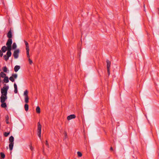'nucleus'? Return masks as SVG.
Instances as JSON below:
<instances>
[{"instance_id":"1","label":"nucleus","mask_w":159,"mask_h":159,"mask_svg":"<svg viewBox=\"0 0 159 159\" xmlns=\"http://www.w3.org/2000/svg\"><path fill=\"white\" fill-rule=\"evenodd\" d=\"M9 89V87L7 86L6 87H3L1 89V93L2 95L7 96V91Z\"/></svg>"},{"instance_id":"2","label":"nucleus","mask_w":159,"mask_h":159,"mask_svg":"<svg viewBox=\"0 0 159 159\" xmlns=\"http://www.w3.org/2000/svg\"><path fill=\"white\" fill-rule=\"evenodd\" d=\"M41 125L39 122L38 123L37 134L39 137L41 139Z\"/></svg>"},{"instance_id":"3","label":"nucleus","mask_w":159,"mask_h":159,"mask_svg":"<svg viewBox=\"0 0 159 159\" xmlns=\"http://www.w3.org/2000/svg\"><path fill=\"white\" fill-rule=\"evenodd\" d=\"M19 52L20 50L19 49H16L14 51L13 56L16 59L18 57Z\"/></svg>"},{"instance_id":"4","label":"nucleus","mask_w":159,"mask_h":159,"mask_svg":"<svg viewBox=\"0 0 159 159\" xmlns=\"http://www.w3.org/2000/svg\"><path fill=\"white\" fill-rule=\"evenodd\" d=\"M11 54L9 53H8L7 52L6 54L4 55L3 56V58L4 60L6 61H7L8 60L9 57L11 56Z\"/></svg>"},{"instance_id":"5","label":"nucleus","mask_w":159,"mask_h":159,"mask_svg":"<svg viewBox=\"0 0 159 159\" xmlns=\"http://www.w3.org/2000/svg\"><path fill=\"white\" fill-rule=\"evenodd\" d=\"M7 96L1 95L0 97V101L1 102H4L7 100Z\"/></svg>"},{"instance_id":"6","label":"nucleus","mask_w":159,"mask_h":159,"mask_svg":"<svg viewBox=\"0 0 159 159\" xmlns=\"http://www.w3.org/2000/svg\"><path fill=\"white\" fill-rule=\"evenodd\" d=\"M12 41L11 39H9L6 43L7 46H11Z\"/></svg>"},{"instance_id":"7","label":"nucleus","mask_w":159,"mask_h":159,"mask_svg":"<svg viewBox=\"0 0 159 159\" xmlns=\"http://www.w3.org/2000/svg\"><path fill=\"white\" fill-rule=\"evenodd\" d=\"M76 117V116L74 114H72L68 116L67 117V119L68 120H70L72 119H74Z\"/></svg>"},{"instance_id":"8","label":"nucleus","mask_w":159,"mask_h":159,"mask_svg":"<svg viewBox=\"0 0 159 159\" xmlns=\"http://www.w3.org/2000/svg\"><path fill=\"white\" fill-rule=\"evenodd\" d=\"M12 48L11 46H7V53H8L11 54V50Z\"/></svg>"},{"instance_id":"9","label":"nucleus","mask_w":159,"mask_h":159,"mask_svg":"<svg viewBox=\"0 0 159 159\" xmlns=\"http://www.w3.org/2000/svg\"><path fill=\"white\" fill-rule=\"evenodd\" d=\"M7 37L9 39H11L12 38V34L11 32V30H10L7 34Z\"/></svg>"},{"instance_id":"10","label":"nucleus","mask_w":159,"mask_h":159,"mask_svg":"<svg viewBox=\"0 0 159 159\" xmlns=\"http://www.w3.org/2000/svg\"><path fill=\"white\" fill-rule=\"evenodd\" d=\"M14 92L15 93H17L18 90H17V86L16 83H14Z\"/></svg>"},{"instance_id":"11","label":"nucleus","mask_w":159,"mask_h":159,"mask_svg":"<svg viewBox=\"0 0 159 159\" xmlns=\"http://www.w3.org/2000/svg\"><path fill=\"white\" fill-rule=\"evenodd\" d=\"M24 42L25 45V47H26V50H30L29 49V44L25 40H24Z\"/></svg>"},{"instance_id":"12","label":"nucleus","mask_w":159,"mask_h":159,"mask_svg":"<svg viewBox=\"0 0 159 159\" xmlns=\"http://www.w3.org/2000/svg\"><path fill=\"white\" fill-rule=\"evenodd\" d=\"M107 63V69H108V68H110L111 65V62L109 60H107L106 61Z\"/></svg>"},{"instance_id":"13","label":"nucleus","mask_w":159,"mask_h":159,"mask_svg":"<svg viewBox=\"0 0 159 159\" xmlns=\"http://www.w3.org/2000/svg\"><path fill=\"white\" fill-rule=\"evenodd\" d=\"M14 145V143H10L9 144V149L11 151L12 150Z\"/></svg>"},{"instance_id":"14","label":"nucleus","mask_w":159,"mask_h":159,"mask_svg":"<svg viewBox=\"0 0 159 159\" xmlns=\"http://www.w3.org/2000/svg\"><path fill=\"white\" fill-rule=\"evenodd\" d=\"M20 66H16L14 68V71L15 72H17L18 70L20 69Z\"/></svg>"},{"instance_id":"15","label":"nucleus","mask_w":159,"mask_h":159,"mask_svg":"<svg viewBox=\"0 0 159 159\" xmlns=\"http://www.w3.org/2000/svg\"><path fill=\"white\" fill-rule=\"evenodd\" d=\"M1 50L2 52H5L7 50V47L5 46H3Z\"/></svg>"},{"instance_id":"16","label":"nucleus","mask_w":159,"mask_h":159,"mask_svg":"<svg viewBox=\"0 0 159 159\" xmlns=\"http://www.w3.org/2000/svg\"><path fill=\"white\" fill-rule=\"evenodd\" d=\"M4 81L6 83H7L9 82V79L7 76H5L4 79Z\"/></svg>"},{"instance_id":"17","label":"nucleus","mask_w":159,"mask_h":159,"mask_svg":"<svg viewBox=\"0 0 159 159\" xmlns=\"http://www.w3.org/2000/svg\"><path fill=\"white\" fill-rule=\"evenodd\" d=\"M6 121L7 124H9L10 122L9 121V117L8 115L6 116L5 117Z\"/></svg>"},{"instance_id":"18","label":"nucleus","mask_w":159,"mask_h":159,"mask_svg":"<svg viewBox=\"0 0 159 159\" xmlns=\"http://www.w3.org/2000/svg\"><path fill=\"white\" fill-rule=\"evenodd\" d=\"M14 138L13 136H11L9 138V143H14Z\"/></svg>"},{"instance_id":"19","label":"nucleus","mask_w":159,"mask_h":159,"mask_svg":"<svg viewBox=\"0 0 159 159\" xmlns=\"http://www.w3.org/2000/svg\"><path fill=\"white\" fill-rule=\"evenodd\" d=\"M5 76H6V74L5 73H4L3 72H1L0 73V77L2 78H4Z\"/></svg>"},{"instance_id":"20","label":"nucleus","mask_w":159,"mask_h":159,"mask_svg":"<svg viewBox=\"0 0 159 159\" xmlns=\"http://www.w3.org/2000/svg\"><path fill=\"white\" fill-rule=\"evenodd\" d=\"M2 104H1V107L2 108H6L7 107V105L6 103L4 102H1Z\"/></svg>"},{"instance_id":"21","label":"nucleus","mask_w":159,"mask_h":159,"mask_svg":"<svg viewBox=\"0 0 159 159\" xmlns=\"http://www.w3.org/2000/svg\"><path fill=\"white\" fill-rule=\"evenodd\" d=\"M36 112L38 114H39L40 113V109L39 107L38 106L36 107Z\"/></svg>"},{"instance_id":"22","label":"nucleus","mask_w":159,"mask_h":159,"mask_svg":"<svg viewBox=\"0 0 159 159\" xmlns=\"http://www.w3.org/2000/svg\"><path fill=\"white\" fill-rule=\"evenodd\" d=\"M24 107L25 111H27L28 110L29 105L27 104H25V105Z\"/></svg>"},{"instance_id":"23","label":"nucleus","mask_w":159,"mask_h":159,"mask_svg":"<svg viewBox=\"0 0 159 159\" xmlns=\"http://www.w3.org/2000/svg\"><path fill=\"white\" fill-rule=\"evenodd\" d=\"M17 47L16 44L15 43H14L12 44V48L13 49H15Z\"/></svg>"},{"instance_id":"24","label":"nucleus","mask_w":159,"mask_h":159,"mask_svg":"<svg viewBox=\"0 0 159 159\" xmlns=\"http://www.w3.org/2000/svg\"><path fill=\"white\" fill-rule=\"evenodd\" d=\"M25 102L27 103L29 102V97L28 96L25 97Z\"/></svg>"},{"instance_id":"25","label":"nucleus","mask_w":159,"mask_h":159,"mask_svg":"<svg viewBox=\"0 0 159 159\" xmlns=\"http://www.w3.org/2000/svg\"><path fill=\"white\" fill-rule=\"evenodd\" d=\"M29 50H26L27 56V57L28 58V59H30V56L29 55Z\"/></svg>"},{"instance_id":"26","label":"nucleus","mask_w":159,"mask_h":159,"mask_svg":"<svg viewBox=\"0 0 159 159\" xmlns=\"http://www.w3.org/2000/svg\"><path fill=\"white\" fill-rule=\"evenodd\" d=\"M3 71L5 72H7V69L6 66H4L2 68Z\"/></svg>"},{"instance_id":"27","label":"nucleus","mask_w":159,"mask_h":159,"mask_svg":"<svg viewBox=\"0 0 159 159\" xmlns=\"http://www.w3.org/2000/svg\"><path fill=\"white\" fill-rule=\"evenodd\" d=\"M9 79L12 82H13L15 81L12 75L9 78Z\"/></svg>"},{"instance_id":"28","label":"nucleus","mask_w":159,"mask_h":159,"mask_svg":"<svg viewBox=\"0 0 159 159\" xmlns=\"http://www.w3.org/2000/svg\"><path fill=\"white\" fill-rule=\"evenodd\" d=\"M28 91L27 90H26L25 91H24V95H25V97L28 96Z\"/></svg>"},{"instance_id":"29","label":"nucleus","mask_w":159,"mask_h":159,"mask_svg":"<svg viewBox=\"0 0 159 159\" xmlns=\"http://www.w3.org/2000/svg\"><path fill=\"white\" fill-rule=\"evenodd\" d=\"M0 155L2 158H4L5 157V155L4 153L1 152L0 153Z\"/></svg>"},{"instance_id":"30","label":"nucleus","mask_w":159,"mask_h":159,"mask_svg":"<svg viewBox=\"0 0 159 159\" xmlns=\"http://www.w3.org/2000/svg\"><path fill=\"white\" fill-rule=\"evenodd\" d=\"M32 143H30L29 146L30 148V149H31V150L32 151H33V150H34V148L32 147Z\"/></svg>"},{"instance_id":"31","label":"nucleus","mask_w":159,"mask_h":159,"mask_svg":"<svg viewBox=\"0 0 159 159\" xmlns=\"http://www.w3.org/2000/svg\"><path fill=\"white\" fill-rule=\"evenodd\" d=\"M12 75L14 79H16L17 77V75L16 74H13Z\"/></svg>"},{"instance_id":"32","label":"nucleus","mask_w":159,"mask_h":159,"mask_svg":"<svg viewBox=\"0 0 159 159\" xmlns=\"http://www.w3.org/2000/svg\"><path fill=\"white\" fill-rule=\"evenodd\" d=\"M78 156L79 157H81L82 155V153L80 152H77Z\"/></svg>"},{"instance_id":"33","label":"nucleus","mask_w":159,"mask_h":159,"mask_svg":"<svg viewBox=\"0 0 159 159\" xmlns=\"http://www.w3.org/2000/svg\"><path fill=\"white\" fill-rule=\"evenodd\" d=\"M9 132H5L4 134V135L5 137H7L9 134Z\"/></svg>"},{"instance_id":"34","label":"nucleus","mask_w":159,"mask_h":159,"mask_svg":"<svg viewBox=\"0 0 159 159\" xmlns=\"http://www.w3.org/2000/svg\"><path fill=\"white\" fill-rule=\"evenodd\" d=\"M29 61V63L30 65H31L33 61H32L30 59H28Z\"/></svg>"},{"instance_id":"35","label":"nucleus","mask_w":159,"mask_h":159,"mask_svg":"<svg viewBox=\"0 0 159 159\" xmlns=\"http://www.w3.org/2000/svg\"><path fill=\"white\" fill-rule=\"evenodd\" d=\"M1 51V50H0V56L2 57L3 56V53Z\"/></svg>"},{"instance_id":"36","label":"nucleus","mask_w":159,"mask_h":159,"mask_svg":"<svg viewBox=\"0 0 159 159\" xmlns=\"http://www.w3.org/2000/svg\"><path fill=\"white\" fill-rule=\"evenodd\" d=\"M107 71L108 75H109L110 74V68H108V69H107Z\"/></svg>"},{"instance_id":"37","label":"nucleus","mask_w":159,"mask_h":159,"mask_svg":"<svg viewBox=\"0 0 159 159\" xmlns=\"http://www.w3.org/2000/svg\"><path fill=\"white\" fill-rule=\"evenodd\" d=\"M46 145H47V146H48V142L47 140L46 141Z\"/></svg>"},{"instance_id":"38","label":"nucleus","mask_w":159,"mask_h":159,"mask_svg":"<svg viewBox=\"0 0 159 159\" xmlns=\"http://www.w3.org/2000/svg\"><path fill=\"white\" fill-rule=\"evenodd\" d=\"M110 150L111 151H113V148L112 147H111V148H110Z\"/></svg>"},{"instance_id":"39","label":"nucleus","mask_w":159,"mask_h":159,"mask_svg":"<svg viewBox=\"0 0 159 159\" xmlns=\"http://www.w3.org/2000/svg\"><path fill=\"white\" fill-rule=\"evenodd\" d=\"M78 55H79V56L80 57V55H81V52H79V53H78Z\"/></svg>"},{"instance_id":"40","label":"nucleus","mask_w":159,"mask_h":159,"mask_svg":"<svg viewBox=\"0 0 159 159\" xmlns=\"http://www.w3.org/2000/svg\"><path fill=\"white\" fill-rule=\"evenodd\" d=\"M65 136H67V134L66 132H65Z\"/></svg>"}]
</instances>
